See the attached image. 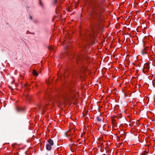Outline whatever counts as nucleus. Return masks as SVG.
<instances>
[{"label":"nucleus","mask_w":155,"mask_h":155,"mask_svg":"<svg viewBox=\"0 0 155 155\" xmlns=\"http://www.w3.org/2000/svg\"><path fill=\"white\" fill-rule=\"evenodd\" d=\"M106 0H101L95 2L93 5V9L92 12V30L93 31L94 28L99 27L101 21L102 20L101 14L100 9L102 8L101 3L104 2Z\"/></svg>","instance_id":"1"},{"label":"nucleus","mask_w":155,"mask_h":155,"mask_svg":"<svg viewBox=\"0 0 155 155\" xmlns=\"http://www.w3.org/2000/svg\"><path fill=\"white\" fill-rule=\"evenodd\" d=\"M16 110L17 113H20L24 111L25 109L23 107H16Z\"/></svg>","instance_id":"2"},{"label":"nucleus","mask_w":155,"mask_h":155,"mask_svg":"<svg viewBox=\"0 0 155 155\" xmlns=\"http://www.w3.org/2000/svg\"><path fill=\"white\" fill-rule=\"evenodd\" d=\"M96 119L97 121L101 122L103 121V117L101 116V114H100L99 115L96 117Z\"/></svg>","instance_id":"3"},{"label":"nucleus","mask_w":155,"mask_h":155,"mask_svg":"<svg viewBox=\"0 0 155 155\" xmlns=\"http://www.w3.org/2000/svg\"><path fill=\"white\" fill-rule=\"evenodd\" d=\"M52 145H51L47 143L46 144V148L47 150H50L51 149V146Z\"/></svg>","instance_id":"4"},{"label":"nucleus","mask_w":155,"mask_h":155,"mask_svg":"<svg viewBox=\"0 0 155 155\" xmlns=\"http://www.w3.org/2000/svg\"><path fill=\"white\" fill-rule=\"evenodd\" d=\"M48 144H49L51 145H53L54 144V142L51 139H49L48 141Z\"/></svg>","instance_id":"5"},{"label":"nucleus","mask_w":155,"mask_h":155,"mask_svg":"<svg viewBox=\"0 0 155 155\" xmlns=\"http://www.w3.org/2000/svg\"><path fill=\"white\" fill-rule=\"evenodd\" d=\"M143 68L148 70L150 68L149 64L148 63L145 64L143 66Z\"/></svg>","instance_id":"6"},{"label":"nucleus","mask_w":155,"mask_h":155,"mask_svg":"<svg viewBox=\"0 0 155 155\" xmlns=\"http://www.w3.org/2000/svg\"><path fill=\"white\" fill-rule=\"evenodd\" d=\"M142 54L143 55H144L145 54H147V52L146 51V49L144 48L143 50H142L141 51Z\"/></svg>","instance_id":"7"},{"label":"nucleus","mask_w":155,"mask_h":155,"mask_svg":"<svg viewBox=\"0 0 155 155\" xmlns=\"http://www.w3.org/2000/svg\"><path fill=\"white\" fill-rule=\"evenodd\" d=\"M33 74L35 76H37L38 74V73H37L35 70H33Z\"/></svg>","instance_id":"8"},{"label":"nucleus","mask_w":155,"mask_h":155,"mask_svg":"<svg viewBox=\"0 0 155 155\" xmlns=\"http://www.w3.org/2000/svg\"><path fill=\"white\" fill-rule=\"evenodd\" d=\"M25 96H26V99L27 100H29V101L30 100L31 97L30 96V95H29L28 94H27L25 95Z\"/></svg>","instance_id":"9"},{"label":"nucleus","mask_w":155,"mask_h":155,"mask_svg":"<svg viewBox=\"0 0 155 155\" xmlns=\"http://www.w3.org/2000/svg\"><path fill=\"white\" fill-rule=\"evenodd\" d=\"M81 59V58L80 57H78L76 58V61L77 62V63H79V61H80Z\"/></svg>","instance_id":"10"},{"label":"nucleus","mask_w":155,"mask_h":155,"mask_svg":"<svg viewBox=\"0 0 155 155\" xmlns=\"http://www.w3.org/2000/svg\"><path fill=\"white\" fill-rule=\"evenodd\" d=\"M148 153L146 151H144V152L143 153L142 155H147Z\"/></svg>","instance_id":"11"},{"label":"nucleus","mask_w":155,"mask_h":155,"mask_svg":"<svg viewBox=\"0 0 155 155\" xmlns=\"http://www.w3.org/2000/svg\"><path fill=\"white\" fill-rule=\"evenodd\" d=\"M33 21L35 23H38V21L37 19L33 20Z\"/></svg>","instance_id":"12"},{"label":"nucleus","mask_w":155,"mask_h":155,"mask_svg":"<svg viewBox=\"0 0 155 155\" xmlns=\"http://www.w3.org/2000/svg\"><path fill=\"white\" fill-rule=\"evenodd\" d=\"M58 0H54L53 2V3L54 4H55L57 2Z\"/></svg>","instance_id":"13"},{"label":"nucleus","mask_w":155,"mask_h":155,"mask_svg":"<svg viewBox=\"0 0 155 155\" xmlns=\"http://www.w3.org/2000/svg\"><path fill=\"white\" fill-rule=\"evenodd\" d=\"M39 3L41 5V6H43V5L42 3L41 2V0H39Z\"/></svg>","instance_id":"14"},{"label":"nucleus","mask_w":155,"mask_h":155,"mask_svg":"<svg viewBox=\"0 0 155 155\" xmlns=\"http://www.w3.org/2000/svg\"><path fill=\"white\" fill-rule=\"evenodd\" d=\"M29 18H30V19H31V20H32V19L33 17H32L30 15H29Z\"/></svg>","instance_id":"15"},{"label":"nucleus","mask_w":155,"mask_h":155,"mask_svg":"<svg viewBox=\"0 0 155 155\" xmlns=\"http://www.w3.org/2000/svg\"><path fill=\"white\" fill-rule=\"evenodd\" d=\"M9 88H10V89L11 90H13V88H12V87H11V86H9Z\"/></svg>","instance_id":"16"},{"label":"nucleus","mask_w":155,"mask_h":155,"mask_svg":"<svg viewBox=\"0 0 155 155\" xmlns=\"http://www.w3.org/2000/svg\"><path fill=\"white\" fill-rule=\"evenodd\" d=\"M112 120L113 123L114 124V121H115V120L114 119H112Z\"/></svg>","instance_id":"17"},{"label":"nucleus","mask_w":155,"mask_h":155,"mask_svg":"<svg viewBox=\"0 0 155 155\" xmlns=\"http://www.w3.org/2000/svg\"><path fill=\"white\" fill-rule=\"evenodd\" d=\"M48 48L49 49H51L52 48V47H48Z\"/></svg>","instance_id":"18"},{"label":"nucleus","mask_w":155,"mask_h":155,"mask_svg":"<svg viewBox=\"0 0 155 155\" xmlns=\"http://www.w3.org/2000/svg\"><path fill=\"white\" fill-rule=\"evenodd\" d=\"M119 117L120 118H121V117H122V115H120Z\"/></svg>","instance_id":"19"},{"label":"nucleus","mask_w":155,"mask_h":155,"mask_svg":"<svg viewBox=\"0 0 155 155\" xmlns=\"http://www.w3.org/2000/svg\"><path fill=\"white\" fill-rule=\"evenodd\" d=\"M89 37H92V35H89Z\"/></svg>","instance_id":"20"},{"label":"nucleus","mask_w":155,"mask_h":155,"mask_svg":"<svg viewBox=\"0 0 155 155\" xmlns=\"http://www.w3.org/2000/svg\"><path fill=\"white\" fill-rule=\"evenodd\" d=\"M137 122H138L139 123V120H137Z\"/></svg>","instance_id":"21"},{"label":"nucleus","mask_w":155,"mask_h":155,"mask_svg":"<svg viewBox=\"0 0 155 155\" xmlns=\"http://www.w3.org/2000/svg\"><path fill=\"white\" fill-rule=\"evenodd\" d=\"M103 155H106V154H104Z\"/></svg>","instance_id":"22"},{"label":"nucleus","mask_w":155,"mask_h":155,"mask_svg":"<svg viewBox=\"0 0 155 155\" xmlns=\"http://www.w3.org/2000/svg\"><path fill=\"white\" fill-rule=\"evenodd\" d=\"M31 34H35V33H31Z\"/></svg>","instance_id":"23"}]
</instances>
